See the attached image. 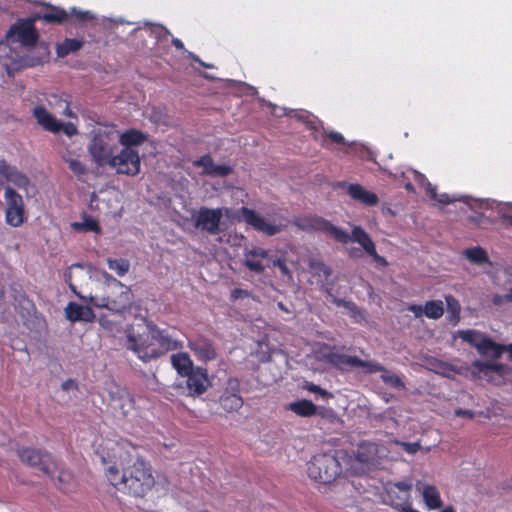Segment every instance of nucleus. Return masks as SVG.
I'll return each mask as SVG.
<instances>
[{
	"label": "nucleus",
	"instance_id": "f257e3e1",
	"mask_svg": "<svg viewBox=\"0 0 512 512\" xmlns=\"http://www.w3.org/2000/svg\"><path fill=\"white\" fill-rule=\"evenodd\" d=\"M108 482L119 492L143 498L154 487L152 467L143 457H134L116 442H107L97 449Z\"/></svg>",
	"mask_w": 512,
	"mask_h": 512
},
{
	"label": "nucleus",
	"instance_id": "f03ea898",
	"mask_svg": "<svg viewBox=\"0 0 512 512\" xmlns=\"http://www.w3.org/2000/svg\"><path fill=\"white\" fill-rule=\"evenodd\" d=\"M295 225L306 232H323L341 244H347L349 241L357 242L365 251L369 248L372 250V245L375 244L369 234L360 226H354L349 234L329 220L316 215L297 218Z\"/></svg>",
	"mask_w": 512,
	"mask_h": 512
},
{
	"label": "nucleus",
	"instance_id": "7ed1b4c3",
	"mask_svg": "<svg viewBox=\"0 0 512 512\" xmlns=\"http://www.w3.org/2000/svg\"><path fill=\"white\" fill-rule=\"evenodd\" d=\"M89 302L97 308L121 313L131 307L133 293L130 287L113 276H107L106 281L95 290V293L90 294Z\"/></svg>",
	"mask_w": 512,
	"mask_h": 512
},
{
	"label": "nucleus",
	"instance_id": "20e7f679",
	"mask_svg": "<svg viewBox=\"0 0 512 512\" xmlns=\"http://www.w3.org/2000/svg\"><path fill=\"white\" fill-rule=\"evenodd\" d=\"M118 150V130L104 126L93 131L88 152L98 166H107Z\"/></svg>",
	"mask_w": 512,
	"mask_h": 512
},
{
	"label": "nucleus",
	"instance_id": "39448f33",
	"mask_svg": "<svg viewBox=\"0 0 512 512\" xmlns=\"http://www.w3.org/2000/svg\"><path fill=\"white\" fill-rule=\"evenodd\" d=\"M308 476L317 483L330 484L342 473L338 458L331 453H320L307 463Z\"/></svg>",
	"mask_w": 512,
	"mask_h": 512
},
{
	"label": "nucleus",
	"instance_id": "423d86ee",
	"mask_svg": "<svg viewBox=\"0 0 512 512\" xmlns=\"http://www.w3.org/2000/svg\"><path fill=\"white\" fill-rule=\"evenodd\" d=\"M412 487L410 480L388 481L383 486V503L392 507L396 512H419L412 508Z\"/></svg>",
	"mask_w": 512,
	"mask_h": 512
},
{
	"label": "nucleus",
	"instance_id": "0eeeda50",
	"mask_svg": "<svg viewBox=\"0 0 512 512\" xmlns=\"http://www.w3.org/2000/svg\"><path fill=\"white\" fill-rule=\"evenodd\" d=\"M126 346L144 363L161 358L150 323L147 324L146 330L141 333L129 332Z\"/></svg>",
	"mask_w": 512,
	"mask_h": 512
},
{
	"label": "nucleus",
	"instance_id": "6e6552de",
	"mask_svg": "<svg viewBox=\"0 0 512 512\" xmlns=\"http://www.w3.org/2000/svg\"><path fill=\"white\" fill-rule=\"evenodd\" d=\"M17 456L23 464L38 468L49 477H52L56 470L55 459L44 449L20 447L17 450Z\"/></svg>",
	"mask_w": 512,
	"mask_h": 512
},
{
	"label": "nucleus",
	"instance_id": "1a4fd4ad",
	"mask_svg": "<svg viewBox=\"0 0 512 512\" xmlns=\"http://www.w3.org/2000/svg\"><path fill=\"white\" fill-rule=\"evenodd\" d=\"M35 17L19 19L11 25L6 33V39L11 43H20L25 47L34 46L39 39V33L34 23Z\"/></svg>",
	"mask_w": 512,
	"mask_h": 512
},
{
	"label": "nucleus",
	"instance_id": "9d476101",
	"mask_svg": "<svg viewBox=\"0 0 512 512\" xmlns=\"http://www.w3.org/2000/svg\"><path fill=\"white\" fill-rule=\"evenodd\" d=\"M4 199L6 203L5 220L12 227H19L25 221V206L22 196L13 188H5Z\"/></svg>",
	"mask_w": 512,
	"mask_h": 512
},
{
	"label": "nucleus",
	"instance_id": "9b49d317",
	"mask_svg": "<svg viewBox=\"0 0 512 512\" xmlns=\"http://www.w3.org/2000/svg\"><path fill=\"white\" fill-rule=\"evenodd\" d=\"M140 157L133 148H123L115 153L107 166L116 170L118 174L134 176L140 171Z\"/></svg>",
	"mask_w": 512,
	"mask_h": 512
},
{
	"label": "nucleus",
	"instance_id": "f8f14e48",
	"mask_svg": "<svg viewBox=\"0 0 512 512\" xmlns=\"http://www.w3.org/2000/svg\"><path fill=\"white\" fill-rule=\"evenodd\" d=\"M507 366L502 363H490L475 360L472 363L471 374L475 378L484 377L489 383L499 385L505 378Z\"/></svg>",
	"mask_w": 512,
	"mask_h": 512
},
{
	"label": "nucleus",
	"instance_id": "ddd939ff",
	"mask_svg": "<svg viewBox=\"0 0 512 512\" xmlns=\"http://www.w3.org/2000/svg\"><path fill=\"white\" fill-rule=\"evenodd\" d=\"M220 406L227 412H238L244 400L240 394V381L235 377H230L226 381L225 388L219 397Z\"/></svg>",
	"mask_w": 512,
	"mask_h": 512
},
{
	"label": "nucleus",
	"instance_id": "4468645a",
	"mask_svg": "<svg viewBox=\"0 0 512 512\" xmlns=\"http://www.w3.org/2000/svg\"><path fill=\"white\" fill-rule=\"evenodd\" d=\"M222 217V208L200 207L195 215V226L214 235L220 231Z\"/></svg>",
	"mask_w": 512,
	"mask_h": 512
},
{
	"label": "nucleus",
	"instance_id": "2eb2a0df",
	"mask_svg": "<svg viewBox=\"0 0 512 512\" xmlns=\"http://www.w3.org/2000/svg\"><path fill=\"white\" fill-rule=\"evenodd\" d=\"M187 346L199 361L209 362L217 357L214 343L204 335L198 334L188 338Z\"/></svg>",
	"mask_w": 512,
	"mask_h": 512
},
{
	"label": "nucleus",
	"instance_id": "dca6fc26",
	"mask_svg": "<svg viewBox=\"0 0 512 512\" xmlns=\"http://www.w3.org/2000/svg\"><path fill=\"white\" fill-rule=\"evenodd\" d=\"M240 218L254 230L262 232L268 236H273L281 231L279 225L268 223L264 217L259 215L255 210L242 207L239 210Z\"/></svg>",
	"mask_w": 512,
	"mask_h": 512
},
{
	"label": "nucleus",
	"instance_id": "f3484780",
	"mask_svg": "<svg viewBox=\"0 0 512 512\" xmlns=\"http://www.w3.org/2000/svg\"><path fill=\"white\" fill-rule=\"evenodd\" d=\"M184 377H186V388L189 396H201L211 385L207 369L200 366H197Z\"/></svg>",
	"mask_w": 512,
	"mask_h": 512
},
{
	"label": "nucleus",
	"instance_id": "a211bd4d",
	"mask_svg": "<svg viewBox=\"0 0 512 512\" xmlns=\"http://www.w3.org/2000/svg\"><path fill=\"white\" fill-rule=\"evenodd\" d=\"M318 359L341 371H347L349 367H355L359 363L357 356L337 353L329 346L320 350Z\"/></svg>",
	"mask_w": 512,
	"mask_h": 512
},
{
	"label": "nucleus",
	"instance_id": "6ab92c4d",
	"mask_svg": "<svg viewBox=\"0 0 512 512\" xmlns=\"http://www.w3.org/2000/svg\"><path fill=\"white\" fill-rule=\"evenodd\" d=\"M269 251L262 247H253L244 251V266L251 272L260 274L265 271V262L269 259Z\"/></svg>",
	"mask_w": 512,
	"mask_h": 512
},
{
	"label": "nucleus",
	"instance_id": "aec40b11",
	"mask_svg": "<svg viewBox=\"0 0 512 512\" xmlns=\"http://www.w3.org/2000/svg\"><path fill=\"white\" fill-rule=\"evenodd\" d=\"M110 399L115 403L114 409L119 410L123 417L128 418L136 410L134 396L125 388L116 387L110 392Z\"/></svg>",
	"mask_w": 512,
	"mask_h": 512
},
{
	"label": "nucleus",
	"instance_id": "412c9836",
	"mask_svg": "<svg viewBox=\"0 0 512 512\" xmlns=\"http://www.w3.org/2000/svg\"><path fill=\"white\" fill-rule=\"evenodd\" d=\"M152 333L156 340L157 349L160 352V357L166 355L170 351L179 350L183 347L180 340L174 339L167 330L160 329L156 324L150 323Z\"/></svg>",
	"mask_w": 512,
	"mask_h": 512
},
{
	"label": "nucleus",
	"instance_id": "4be33fe9",
	"mask_svg": "<svg viewBox=\"0 0 512 512\" xmlns=\"http://www.w3.org/2000/svg\"><path fill=\"white\" fill-rule=\"evenodd\" d=\"M36 122L45 131L57 134L60 132V121L57 120L43 105H37L32 110Z\"/></svg>",
	"mask_w": 512,
	"mask_h": 512
},
{
	"label": "nucleus",
	"instance_id": "5701e85b",
	"mask_svg": "<svg viewBox=\"0 0 512 512\" xmlns=\"http://www.w3.org/2000/svg\"><path fill=\"white\" fill-rule=\"evenodd\" d=\"M0 176L18 188H26L29 184L28 177L15 166L9 165L5 160H0Z\"/></svg>",
	"mask_w": 512,
	"mask_h": 512
},
{
	"label": "nucleus",
	"instance_id": "b1692460",
	"mask_svg": "<svg viewBox=\"0 0 512 512\" xmlns=\"http://www.w3.org/2000/svg\"><path fill=\"white\" fill-rule=\"evenodd\" d=\"M66 317L71 322H92L95 319V313L89 306H82L75 302H69L65 308Z\"/></svg>",
	"mask_w": 512,
	"mask_h": 512
},
{
	"label": "nucleus",
	"instance_id": "393cba45",
	"mask_svg": "<svg viewBox=\"0 0 512 512\" xmlns=\"http://www.w3.org/2000/svg\"><path fill=\"white\" fill-rule=\"evenodd\" d=\"M347 193L353 200L366 206H375L379 201L378 196L374 192L366 190L360 184H349L347 186Z\"/></svg>",
	"mask_w": 512,
	"mask_h": 512
},
{
	"label": "nucleus",
	"instance_id": "a878e982",
	"mask_svg": "<svg viewBox=\"0 0 512 512\" xmlns=\"http://www.w3.org/2000/svg\"><path fill=\"white\" fill-rule=\"evenodd\" d=\"M51 478L54 480L57 487L65 493L71 492L75 488L73 474L69 470L59 469L57 464L56 470Z\"/></svg>",
	"mask_w": 512,
	"mask_h": 512
},
{
	"label": "nucleus",
	"instance_id": "bb28decb",
	"mask_svg": "<svg viewBox=\"0 0 512 512\" xmlns=\"http://www.w3.org/2000/svg\"><path fill=\"white\" fill-rule=\"evenodd\" d=\"M172 367L177 371L180 376L188 375L189 372L196 367L193 366V361L190 356L185 352H178L171 355Z\"/></svg>",
	"mask_w": 512,
	"mask_h": 512
},
{
	"label": "nucleus",
	"instance_id": "cd10ccee",
	"mask_svg": "<svg viewBox=\"0 0 512 512\" xmlns=\"http://www.w3.org/2000/svg\"><path fill=\"white\" fill-rule=\"evenodd\" d=\"M146 140V135L139 130L130 129L123 133L118 132V143L123 145V148H132L142 144Z\"/></svg>",
	"mask_w": 512,
	"mask_h": 512
},
{
	"label": "nucleus",
	"instance_id": "c85d7f7f",
	"mask_svg": "<svg viewBox=\"0 0 512 512\" xmlns=\"http://www.w3.org/2000/svg\"><path fill=\"white\" fill-rule=\"evenodd\" d=\"M34 17L36 20L41 19L46 23L62 24L67 20L68 14L62 8L49 6V10L47 12L42 15L37 14Z\"/></svg>",
	"mask_w": 512,
	"mask_h": 512
},
{
	"label": "nucleus",
	"instance_id": "c756f323",
	"mask_svg": "<svg viewBox=\"0 0 512 512\" xmlns=\"http://www.w3.org/2000/svg\"><path fill=\"white\" fill-rule=\"evenodd\" d=\"M289 409L301 417H310L316 414V405L307 399L295 401L289 405Z\"/></svg>",
	"mask_w": 512,
	"mask_h": 512
},
{
	"label": "nucleus",
	"instance_id": "7c9ffc66",
	"mask_svg": "<svg viewBox=\"0 0 512 512\" xmlns=\"http://www.w3.org/2000/svg\"><path fill=\"white\" fill-rule=\"evenodd\" d=\"M423 499L426 506L431 509H439L443 502L438 489L433 485H427L423 489Z\"/></svg>",
	"mask_w": 512,
	"mask_h": 512
},
{
	"label": "nucleus",
	"instance_id": "2f4dec72",
	"mask_svg": "<svg viewBox=\"0 0 512 512\" xmlns=\"http://www.w3.org/2000/svg\"><path fill=\"white\" fill-rule=\"evenodd\" d=\"M460 337L471 346L475 347L480 354V351L487 340L488 336L477 330H465L460 332Z\"/></svg>",
	"mask_w": 512,
	"mask_h": 512
},
{
	"label": "nucleus",
	"instance_id": "473e14b6",
	"mask_svg": "<svg viewBox=\"0 0 512 512\" xmlns=\"http://www.w3.org/2000/svg\"><path fill=\"white\" fill-rule=\"evenodd\" d=\"M505 351H508V346L497 343L488 337L484 342L480 354L483 356H491L493 359H499Z\"/></svg>",
	"mask_w": 512,
	"mask_h": 512
},
{
	"label": "nucleus",
	"instance_id": "72a5a7b5",
	"mask_svg": "<svg viewBox=\"0 0 512 512\" xmlns=\"http://www.w3.org/2000/svg\"><path fill=\"white\" fill-rule=\"evenodd\" d=\"M447 306V320L456 325L460 321L461 305L459 301L452 295L445 296Z\"/></svg>",
	"mask_w": 512,
	"mask_h": 512
},
{
	"label": "nucleus",
	"instance_id": "f704fd0d",
	"mask_svg": "<svg viewBox=\"0 0 512 512\" xmlns=\"http://www.w3.org/2000/svg\"><path fill=\"white\" fill-rule=\"evenodd\" d=\"M375 446L370 442H362L355 451V458L358 462L368 464L371 463L375 455Z\"/></svg>",
	"mask_w": 512,
	"mask_h": 512
},
{
	"label": "nucleus",
	"instance_id": "c9c22d12",
	"mask_svg": "<svg viewBox=\"0 0 512 512\" xmlns=\"http://www.w3.org/2000/svg\"><path fill=\"white\" fill-rule=\"evenodd\" d=\"M82 46L83 41L74 38H66L63 42L57 45L56 53L58 57L63 58L72 52L78 51Z\"/></svg>",
	"mask_w": 512,
	"mask_h": 512
},
{
	"label": "nucleus",
	"instance_id": "e433bc0d",
	"mask_svg": "<svg viewBox=\"0 0 512 512\" xmlns=\"http://www.w3.org/2000/svg\"><path fill=\"white\" fill-rule=\"evenodd\" d=\"M444 314V304L441 300H429L424 305V315L433 320L441 318Z\"/></svg>",
	"mask_w": 512,
	"mask_h": 512
},
{
	"label": "nucleus",
	"instance_id": "4c0bfd02",
	"mask_svg": "<svg viewBox=\"0 0 512 512\" xmlns=\"http://www.w3.org/2000/svg\"><path fill=\"white\" fill-rule=\"evenodd\" d=\"M331 143H335L337 145H344L345 138L339 132L324 131L321 135V145L323 147L330 148Z\"/></svg>",
	"mask_w": 512,
	"mask_h": 512
},
{
	"label": "nucleus",
	"instance_id": "58836bf2",
	"mask_svg": "<svg viewBox=\"0 0 512 512\" xmlns=\"http://www.w3.org/2000/svg\"><path fill=\"white\" fill-rule=\"evenodd\" d=\"M380 379L388 386L394 388V389H404L405 384L401 380V378L394 374L393 372L389 371L385 368V370L382 371V374L380 376Z\"/></svg>",
	"mask_w": 512,
	"mask_h": 512
},
{
	"label": "nucleus",
	"instance_id": "ea45409f",
	"mask_svg": "<svg viewBox=\"0 0 512 512\" xmlns=\"http://www.w3.org/2000/svg\"><path fill=\"white\" fill-rule=\"evenodd\" d=\"M108 268L117 273L118 276H124L130 268V262L127 259H107Z\"/></svg>",
	"mask_w": 512,
	"mask_h": 512
},
{
	"label": "nucleus",
	"instance_id": "a19ab883",
	"mask_svg": "<svg viewBox=\"0 0 512 512\" xmlns=\"http://www.w3.org/2000/svg\"><path fill=\"white\" fill-rule=\"evenodd\" d=\"M497 213L505 227H512V203L497 204Z\"/></svg>",
	"mask_w": 512,
	"mask_h": 512
},
{
	"label": "nucleus",
	"instance_id": "79ce46f5",
	"mask_svg": "<svg viewBox=\"0 0 512 512\" xmlns=\"http://www.w3.org/2000/svg\"><path fill=\"white\" fill-rule=\"evenodd\" d=\"M265 266H267V268H278L283 276H291V272L286 264V261L279 257L269 255V259L267 262H265Z\"/></svg>",
	"mask_w": 512,
	"mask_h": 512
},
{
	"label": "nucleus",
	"instance_id": "37998d69",
	"mask_svg": "<svg viewBox=\"0 0 512 512\" xmlns=\"http://www.w3.org/2000/svg\"><path fill=\"white\" fill-rule=\"evenodd\" d=\"M465 254L469 260L478 264H482L488 261L487 253L481 247L467 249Z\"/></svg>",
	"mask_w": 512,
	"mask_h": 512
},
{
	"label": "nucleus",
	"instance_id": "c03bdc74",
	"mask_svg": "<svg viewBox=\"0 0 512 512\" xmlns=\"http://www.w3.org/2000/svg\"><path fill=\"white\" fill-rule=\"evenodd\" d=\"M63 160L68 164L69 169L74 175L79 177L86 174L87 168L81 161L66 155L63 156Z\"/></svg>",
	"mask_w": 512,
	"mask_h": 512
},
{
	"label": "nucleus",
	"instance_id": "a18cd8bd",
	"mask_svg": "<svg viewBox=\"0 0 512 512\" xmlns=\"http://www.w3.org/2000/svg\"><path fill=\"white\" fill-rule=\"evenodd\" d=\"M309 267L313 271L314 274H323L324 278L327 280L331 274V269L325 265L322 261L319 260H311L309 262Z\"/></svg>",
	"mask_w": 512,
	"mask_h": 512
},
{
	"label": "nucleus",
	"instance_id": "49530a36",
	"mask_svg": "<svg viewBox=\"0 0 512 512\" xmlns=\"http://www.w3.org/2000/svg\"><path fill=\"white\" fill-rule=\"evenodd\" d=\"M359 363H356L355 367H361L364 369V372L367 374H372L375 372H382L385 370V367L381 365L380 363L373 362V361H365L360 358H358Z\"/></svg>",
	"mask_w": 512,
	"mask_h": 512
},
{
	"label": "nucleus",
	"instance_id": "de8ad7c7",
	"mask_svg": "<svg viewBox=\"0 0 512 512\" xmlns=\"http://www.w3.org/2000/svg\"><path fill=\"white\" fill-rule=\"evenodd\" d=\"M468 221L481 228H487L493 221L483 213H476L468 217Z\"/></svg>",
	"mask_w": 512,
	"mask_h": 512
},
{
	"label": "nucleus",
	"instance_id": "09e8293b",
	"mask_svg": "<svg viewBox=\"0 0 512 512\" xmlns=\"http://www.w3.org/2000/svg\"><path fill=\"white\" fill-rule=\"evenodd\" d=\"M428 192H429V195H430V197L432 199L438 201L441 204L447 205V204L453 203L456 200L455 198H452L447 193H442V194L438 195L437 192H436L435 187H432L430 184H429Z\"/></svg>",
	"mask_w": 512,
	"mask_h": 512
},
{
	"label": "nucleus",
	"instance_id": "8fccbe9b",
	"mask_svg": "<svg viewBox=\"0 0 512 512\" xmlns=\"http://www.w3.org/2000/svg\"><path fill=\"white\" fill-rule=\"evenodd\" d=\"M214 161L209 154L201 156L197 161L194 162L195 166L202 167L205 174L208 175V171L212 170Z\"/></svg>",
	"mask_w": 512,
	"mask_h": 512
},
{
	"label": "nucleus",
	"instance_id": "3c124183",
	"mask_svg": "<svg viewBox=\"0 0 512 512\" xmlns=\"http://www.w3.org/2000/svg\"><path fill=\"white\" fill-rule=\"evenodd\" d=\"M232 172L230 166L213 164L212 170L208 171V175L225 177Z\"/></svg>",
	"mask_w": 512,
	"mask_h": 512
},
{
	"label": "nucleus",
	"instance_id": "603ef678",
	"mask_svg": "<svg viewBox=\"0 0 512 512\" xmlns=\"http://www.w3.org/2000/svg\"><path fill=\"white\" fill-rule=\"evenodd\" d=\"M251 293L248 290L235 288L230 293V301L236 302L238 299L249 298Z\"/></svg>",
	"mask_w": 512,
	"mask_h": 512
},
{
	"label": "nucleus",
	"instance_id": "864d4df0",
	"mask_svg": "<svg viewBox=\"0 0 512 512\" xmlns=\"http://www.w3.org/2000/svg\"><path fill=\"white\" fill-rule=\"evenodd\" d=\"M60 132L62 131L68 137H72L78 134V129L73 123H63L60 121Z\"/></svg>",
	"mask_w": 512,
	"mask_h": 512
},
{
	"label": "nucleus",
	"instance_id": "5fc2aeb1",
	"mask_svg": "<svg viewBox=\"0 0 512 512\" xmlns=\"http://www.w3.org/2000/svg\"><path fill=\"white\" fill-rule=\"evenodd\" d=\"M366 253L368 255H370L375 262H377L378 264H380L381 266H387L388 265V262L387 260L385 259V257L379 255L377 253V250H376V246L375 244L372 245V250H370V248L366 251Z\"/></svg>",
	"mask_w": 512,
	"mask_h": 512
},
{
	"label": "nucleus",
	"instance_id": "6e6d98bb",
	"mask_svg": "<svg viewBox=\"0 0 512 512\" xmlns=\"http://www.w3.org/2000/svg\"><path fill=\"white\" fill-rule=\"evenodd\" d=\"M306 388H307V390H308V391H310V392H312V393L319 394V395H321L323 398L328 397V396H331V394H330L327 390H325V389L321 388L320 386H318V385H316V384H314V383H309V384L306 386Z\"/></svg>",
	"mask_w": 512,
	"mask_h": 512
},
{
	"label": "nucleus",
	"instance_id": "4d7b16f0",
	"mask_svg": "<svg viewBox=\"0 0 512 512\" xmlns=\"http://www.w3.org/2000/svg\"><path fill=\"white\" fill-rule=\"evenodd\" d=\"M83 226L85 227V229L87 231H92V232L100 231V226H99L98 222L92 218L85 220V222L83 223Z\"/></svg>",
	"mask_w": 512,
	"mask_h": 512
},
{
	"label": "nucleus",
	"instance_id": "13d9d810",
	"mask_svg": "<svg viewBox=\"0 0 512 512\" xmlns=\"http://www.w3.org/2000/svg\"><path fill=\"white\" fill-rule=\"evenodd\" d=\"M71 13L77 17L80 21H86L93 19V15L88 11H78L75 8L71 10Z\"/></svg>",
	"mask_w": 512,
	"mask_h": 512
},
{
	"label": "nucleus",
	"instance_id": "bf43d9fd",
	"mask_svg": "<svg viewBox=\"0 0 512 512\" xmlns=\"http://www.w3.org/2000/svg\"><path fill=\"white\" fill-rule=\"evenodd\" d=\"M65 281L67 282L69 288L71 289V291L76 294L79 298L83 299L84 297L81 296L77 291H76V285L73 283L72 281V273L71 272H68L65 274Z\"/></svg>",
	"mask_w": 512,
	"mask_h": 512
},
{
	"label": "nucleus",
	"instance_id": "052dcab7",
	"mask_svg": "<svg viewBox=\"0 0 512 512\" xmlns=\"http://www.w3.org/2000/svg\"><path fill=\"white\" fill-rule=\"evenodd\" d=\"M408 310L414 313L415 317H421L422 315H424V306L422 305L411 304L408 307Z\"/></svg>",
	"mask_w": 512,
	"mask_h": 512
},
{
	"label": "nucleus",
	"instance_id": "680f3d73",
	"mask_svg": "<svg viewBox=\"0 0 512 512\" xmlns=\"http://www.w3.org/2000/svg\"><path fill=\"white\" fill-rule=\"evenodd\" d=\"M455 415L459 417H467L469 419L474 418L475 414L472 410L458 408L455 410Z\"/></svg>",
	"mask_w": 512,
	"mask_h": 512
},
{
	"label": "nucleus",
	"instance_id": "e2e57ef3",
	"mask_svg": "<svg viewBox=\"0 0 512 512\" xmlns=\"http://www.w3.org/2000/svg\"><path fill=\"white\" fill-rule=\"evenodd\" d=\"M155 33H156V38L158 40H166L167 37L170 35V31L167 30L163 26L158 27V30Z\"/></svg>",
	"mask_w": 512,
	"mask_h": 512
},
{
	"label": "nucleus",
	"instance_id": "0e129e2a",
	"mask_svg": "<svg viewBox=\"0 0 512 512\" xmlns=\"http://www.w3.org/2000/svg\"><path fill=\"white\" fill-rule=\"evenodd\" d=\"M403 445L405 451L410 454L416 453L420 448V445L418 443H404Z\"/></svg>",
	"mask_w": 512,
	"mask_h": 512
},
{
	"label": "nucleus",
	"instance_id": "69168bd1",
	"mask_svg": "<svg viewBox=\"0 0 512 512\" xmlns=\"http://www.w3.org/2000/svg\"><path fill=\"white\" fill-rule=\"evenodd\" d=\"M72 388H77V383L73 379H68L62 383V389L68 391Z\"/></svg>",
	"mask_w": 512,
	"mask_h": 512
},
{
	"label": "nucleus",
	"instance_id": "338daca9",
	"mask_svg": "<svg viewBox=\"0 0 512 512\" xmlns=\"http://www.w3.org/2000/svg\"><path fill=\"white\" fill-rule=\"evenodd\" d=\"M172 45L178 50L184 49V44L179 38H173Z\"/></svg>",
	"mask_w": 512,
	"mask_h": 512
},
{
	"label": "nucleus",
	"instance_id": "774afa93",
	"mask_svg": "<svg viewBox=\"0 0 512 512\" xmlns=\"http://www.w3.org/2000/svg\"><path fill=\"white\" fill-rule=\"evenodd\" d=\"M20 68H21V65H17L16 63H14V65H13L12 67H10V66H8V65H7V73H8V75H10V76H11V75H13V72H14L15 70H18V69H20Z\"/></svg>",
	"mask_w": 512,
	"mask_h": 512
}]
</instances>
